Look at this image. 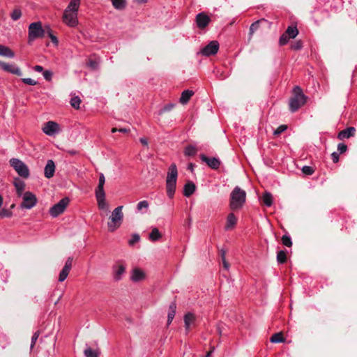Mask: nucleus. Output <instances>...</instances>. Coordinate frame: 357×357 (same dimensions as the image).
I'll return each mask as SVG.
<instances>
[{
	"instance_id": "c85d7f7f",
	"label": "nucleus",
	"mask_w": 357,
	"mask_h": 357,
	"mask_svg": "<svg viewBox=\"0 0 357 357\" xmlns=\"http://www.w3.org/2000/svg\"><path fill=\"white\" fill-rule=\"evenodd\" d=\"M85 357H98L100 351L98 349H93L90 347H86L84 351Z\"/></svg>"
},
{
	"instance_id": "f03ea898",
	"label": "nucleus",
	"mask_w": 357,
	"mask_h": 357,
	"mask_svg": "<svg viewBox=\"0 0 357 357\" xmlns=\"http://www.w3.org/2000/svg\"><path fill=\"white\" fill-rule=\"evenodd\" d=\"M246 201V192L240 187L236 186L230 194L229 207L231 210L241 209Z\"/></svg>"
},
{
	"instance_id": "603ef678",
	"label": "nucleus",
	"mask_w": 357,
	"mask_h": 357,
	"mask_svg": "<svg viewBox=\"0 0 357 357\" xmlns=\"http://www.w3.org/2000/svg\"><path fill=\"white\" fill-rule=\"evenodd\" d=\"M22 82L26 84L34 86L37 84V82L32 79L31 78H22Z\"/></svg>"
},
{
	"instance_id": "2f4dec72",
	"label": "nucleus",
	"mask_w": 357,
	"mask_h": 357,
	"mask_svg": "<svg viewBox=\"0 0 357 357\" xmlns=\"http://www.w3.org/2000/svg\"><path fill=\"white\" fill-rule=\"evenodd\" d=\"M197 149L195 146L188 145L185 148L184 154L187 156H194L196 155Z\"/></svg>"
},
{
	"instance_id": "20e7f679",
	"label": "nucleus",
	"mask_w": 357,
	"mask_h": 357,
	"mask_svg": "<svg viewBox=\"0 0 357 357\" xmlns=\"http://www.w3.org/2000/svg\"><path fill=\"white\" fill-rule=\"evenodd\" d=\"M123 206H119L114 209L109 217V221L107 222L108 230L111 232H114L119 227H120L123 220Z\"/></svg>"
},
{
	"instance_id": "393cba45",
	"label": "nucleus",
	"mask_w": 357,
	"mask_h": 357,
	"mask_svg": "<svg viewBox=\"0 0 357 357\" xmlns=\"http://www.w3.org/2000/svg\"><path fill=\"white\" fill-rule=\"evenodd\" d=\"M237 218L233 213H229L227 218V222L225 225V229L229 230L234 227L236 225Z\"/></svg>"
},
{
	"instance_id": "ddd939ff",
	"label": "nucleus",
	"mask_w": 357,
	"mask_h": 357,
	"mask_svg": "<svg viewBox=\"0 0 357 357\" xmlns=\"http://www.w3.org/2000/svg\"><path fill=\"white\" fill-rule=\"evenodd\" d=\"M195 21L197 27L202 29L208 25L211 18L206 13H199L196 15Z\"/></svg>"
},
{
	"instance_id": "5701e85b",
	"label": "nucleus",
	"mask_w": 357,
	"mask_h": 357,
	"mask_svg": "<svg viewBox=\"0 0 357 357\" xmlns=\"http://www.w3.org/2000/svg\"><path fill=\"white\" fill-rule=\"evenodd\" d=\"M0 56L12 59L15 57V52L8 47L0 45Z\"/></svg>"
},
{
	"instance_id": "0e129e2a",
	"label": "nucleus",
	"mask_w": 357,
	"mask_h": 357,
	"mask_svg": "<svg viewBox=\"0 0 357 357\" xmlns=\"http://www.w3.org/2000/svg\"><path fill=\"white\" fill-rule=\"evenodd\" d=\"M139 141L143 145H144V146L148 145V140L146 139V138H144V137L140 138Z\"/></svg>"
},
{
	"instance_id": "de8ad7c7",
	"label": "nucleus",
	"mask_w": 357,
	"mask_h": 357,
	"mask_svg": "<svg viewBox=\"0 0 357 357\" xmlns=\"http://www.w3.org/2000/svg\"><path fill=\"white\" fill-rule=\"evenodd\" d=\"M287 129V126L286 125H280L278 126L276 130L273 132L275 135H279L283 132H284Z\"/></svg>"
},
{
	"instance_id": "ea45409f",
	"label": "nucleus",
	"mask_w": 357,
	"mask_h": 357,
	"mask_svg": "<svg viewBox=\"0 0 357 357\" xmlns=\"http://www.w3.org/2000/svg\"><path fill=\"white\" fill-rule=\"evenodd\" d=\"M13 215V212L8 208H2L0 211V219L5 218H10Z\"/></svg>"
},
{
	"instance_id": "1a4fd4ad",
	"label": "nucleus",
	"mask_w": 357,
	"mask_h": 357,
	"mask_svg": "<svg viewBox=\"0 0 357 357\" xmlns=\"http://www.w3.org/2000/svg\"><path fill=\"white\" fill-rule=\"evenodd\" d=\"M43 132L48 136H53L60 132L59 125L54 121H47L43 127Z\"/></svg>"
},
{
	"instance_id": "c03bdc74",
	"label": "nucleus",
	"mask_w": 357,
	"mask_h": 357,
	"mask_svg": "<svg viewBox=\"0 0 357 357\" xmlns=\"http://www.w3.org/2000/svg\"><path fill=\"white\" fill-rule=\"evenodd\" d=\"M176 310V304L175 302H172L169 307L168 316L175 317Z\"/></svg>"
},
{
	"instance_id": "5fc2aeb1",
	"label": "nucleus",
	"mask_w": 357,
	"mask_h": 357,
	"mask_svg": "<svg viewBox=\"0 0 357 357\" xmlns=\"http://www.w3.org/2000/svg\"><path fill=\"white\" fill-rule=\"evenodd\" d=\"M52 72L50 71V70H45L43 73V75L45 78V80L47 81H50L52 78Z\"/></svg>"
},
{
	"instance_id": "7c9ffc66",
	"label": "nucleus",
	"mask_w": 357,
	"mask_h": 357,
	"mask_svg": "<svg viewBox=\"0 0 357 357\" xmlns=\"http://www.w3.org/2000/svg\"><path fill=\"white\" fill-rule=\"evenodd\" d=\"M161 238V234L158 229L155 227L152 229L149 234V239L152 241H156Z\"/></svg>"
},
{
	"instance_id": "bb28decb",
	"label": "nucleus",
	"mask_w": 357,
	"mask_h": 357,
	"mask_svg": "<svg viewBox=\"0 0 357 357\" xmlns=\"http://www.w3.org/2000/svg\"><path fill=\"white\" fill-rule=\"evenodd\" d=\"M113 7L119 10H123L126 7V0H109Z\"/></svg>"
},
{
	"instance_id": "0eeeda50",
	"label": "nucleus",
	"mask_w": 357,
	"mask_h": 357,
	"mask_svg": "<svg viewBox=\"0 0 357 357\" xmlns=\"http://www.w3.org/2000/svg\"><path fill=\"white\" fill-rule=\"evenodd\" d=\"M69 202L70 200L68 197L61 199L57 204L50 208V215L53 218H56L63 213L68 205Z\"/></svg>"
},
{
	"instance_id": "052dcab7",
	"label": "nucleus",
	"mask_w": 357,
	"mask_h": 357,
	"mask_svg": "<svg viewBox=\"0 0 357 357\" xmlns=\"http://www.w3.org/2000/svg\"><path fill=\"white\" fill-rule=\"evenodd\" d=\"M222 262H223V266L225 269H229V264L226 261L225 259V253L224 251H222Z\"/></svg>"
},
{
	"instance_id": "9b49d317",
	"label": "nucleus",
	"mask_w": 357,
	"mask_h": 357,
	"mask_svg": "<svg viewBox=\"0 0 357 357\" xmlns=\"http://www.w3.org/2000/svg\"><path fill=\"white\" fill-rule=\"evenodd\" d=\"M200 159L202 162H204L207 165L212 169H218L221 164L220 160L215 157L209 158L204 154L200 155Z\"/></svg>"
},
{
	"instance_id": "37998d69",
	"label": "nucleus",
	"mask_w": 357,
	"mask_h": 357,
	"mask_svg": "<svg viewBox=\"0 0 357 357\" xmlns=\"http://www.w3.org/2000/svg\"><path fill=\"white\" fill-rule=\"evenodd\" d=\"M47 36L50 38L52 43L54 45H55L56 46L58 45L59 44V40L58 38H56V36H55L53 33H52V31L51 30L50 28H48L47 31Z\"/></svg>"
},
{
	"instance_id": "423d86ee",
	"label": "nucleus",
	"mask_w": 357,
	"mask_h": 357,
	"mask_svg": "<svg viewBox=\"0 0 357 357\" xmlns=\"http://www.w3.org/2000/svg\"><path fill=\"white\" fill-rule=\"evenodd\" d=\"M9 163L20 176L25 178L29 176V169L27 165L21 160L18 158H11L9 160Z\"/></svg>"
},
{
	"instance_id": "4d7b16f0",
	"label": "nucleus",
	"mask_w": 357,
	"mask_h": 357,
	"mask_svg": "<svg viewBox=\"0 0 357 357\" xmlns=\"http://www.w3.org/2000/svg\"><path fill=\"white\" fill-rule=\"evenodd\" d=\"M73 260V258L72 257H69L66 261L63 268L70 270L72 268Z\"/></svg>"
},
{
	"instance_id": "4be33fe9",
	"label": "nucleus",
	"mask_w": 357,
	"mask_h": 357,
	"mask_svg": "<svg viewBox=\"0 0 357 357\" xmlns=\"http://www.w3.org/2000/svg\"><path fill=\"white\" fill-rule=\"evenodd\" d=\"M176 187V182L166 180V190L167 196L172 199L173 198Z\"/></svg>"
},
{
	"instance_id": "473e14b6",
	"label": "nucleus",
	"mask_w": 357,
	"mask_h": 357,
	"mask_svg": "<svg viewBox=\"0 0 357 357\" xmlns=\"http://www.w3.org/2000/svg\"><path fill=\"white\" fill-rule=\"evenodd\" d=\"M262 200L265 206H271L273 204V197L269 192H266L262 197Z\"/></svg>"
},
{
	"instance_id": "a878e982",
	"label": "nucleus",
	"mask_w": 357,
	"mask_h": 357,
	"mask_svg": "<svg viewBox=\"0 0 357 357\" xmlns=\"http://www.w3.org/2000/svg\"><path fill=\"white\" fill-rule=\"evenodd\" d=\"M14 186L15 187L17 194L18 196H21L24 190L25 183L19 178H15L13 182Z\"/></svg>"
},
{
	"instance_id": "72a5a7b5",
	"label": "nucleus",
	"mask_w": 357,
	"mask_h": 357,
	"mask_svg": "<svg viewBox=\"0 0 357 357\" xmlns=\"http://www.w3.org/2000/svg\"><path fill=\"white\" fill-rule=\"evenodd\" d=\"M271 342L273 343H280L284 342L283 335L281 333L273 334L271 337Z\"/></svg>"
},
{
	"instance_id": "aec40b11",
	"label": "nucleus",
	"mask_w": 357,
	"mask_h": 357,
	"mask_svg": "<svg viewBox=\"0 0 357 357\" xmlns=\"http://www.w3.org/2000/svg\"><path fill=\"white\" fill-rule=\"evenodd\" d=\"M196 186L192 181H188L183 188V195L189 197H190L195 191Z\"/></svg>"
},
{
	"instance_id": "774afa93",
	"label": "nucleus",
	"mask_w": 357,
	"mask_h": 357,
	"mask_svg": "<svg viewBox=\"0 0 357 357\" xmlns=\"http://www.w3.org/2000/svg\"><path fill=\"white\" fill-rule=\"evenodd\" d=\"M188 169L192 170L193 169V164L190 163L188 165Z\"/></svg>"
},
{
	"instance_id": "a211bd4d",
	"label": "nucleus",
	"mask_w": 357,
	"mask_h": 357,
	"mask_svg": "<svg viewBox=\"0 0 357 357\" xmlns=\"http://www.w3.org/2000/svg\"><path fill=\"white\" fill-rule=\"evenodd\" d=\"M356 132V129L354 127H349L343 130L340 131L337 135V138L339 139H348L351 137L354 136Z\"/></svg>"
},
{
	"instance_id": "9d476101",
	"label": "nucleus",
	"mask_w": 357,
	"mask_h": 357,
	"mask_svg": "<svg viewBox=\"0 0 357 357\" xmlns=\"http://www.w3.org/2000/svg\"><path fill=\"white\" fill-rule=\"evenodd\" d=\"M219 50V43L216 40L211 41L201 50V53L206 56L215 54Z\"/></svg>"
},
{
	"instance_id": "f8f14e48",
	"label": "nucleus",
	"mask_w": 357,
	"mask_h": 357,
	"mask_svg": "<svg viewBox=\"0 0 357 357\" xmlns=\"http://www.w3.org/2000/svg\"><path fill=\"white\" fill-rule=\"evenodd\" d=\"M0 67L3 71L13 75L21 76L22 74L20 68L15 64H10L3 61H0Z\"/></svg>"
},
{
	"instance_id": "2eb2a0df",
	"label": "nucleus",
	"mask_w": 357,
	"mask_h": 357,
	"mask_svg": "<svg viewBox=\"0 0 357 357\" xmlns=\"http://www.w3.org/2000/svg\"><path fill=\"white\" fill-rule=\"evenodd\" d=\"M184 324L186 333H188L190 327L194 326L196 321L195 315L193 313L188 312L184 316Z\"/></svg>"
},
{
	"instance_id": "a19ab883",
	"label": "nucleus",
	"mask_w": 357,
	"mask_h": 357,
	"mask_svg": "<svg viewBox=\"0 0 357 357\" xmlns=\"http://www.w3.org/2000/svg\"><path fill=\"white\" fill-rule=\"evenodd\" d=\"M259 22H260V21L258 20V21H256V22H253L250 25V33H249L250 37H252L253 33L258 29V28L259 27Z\"/></svg>"
},
{
	"instance_id": "e433bc0d",
	"label": "nucleus",
	"mask_w": 357,
	"mask_h": 357,
	"mask_svg": "<svg viewBox=\"0 0 357 357\" xmlns=\"http://www.w3.org/2000/svg\"><path fill=\"white\" fill-rule=\"evenodd\" d=\"M81 103V99L79 96H74L70 99V105L75 109H79Z\"/></svg>"
},
{
	"instance_id": "4c0bfd02",
	"label": "nucleus",
	"mask_w": 357,
	"mask_h": 357,
	"mask_svg": "<svg viewBox=\"0 0 357 357\" xmlns=\"http://www.w3.org/2000/svg\"><path fill=\"white\" fill-rule=\"evenodd\" d=\"M149 204L148 201L143 200L139 202L137 205V209L138 211L142 212L143 209L147 210L149 208Z\"/></svg>"
},
{
	"instance_id": "dca6fc26",
	"label": "nucleus",
	"mask_w": 357,
	"mask_h": 357,
	"mask_svg": "<svg viewBox=\"0 0 357 357\" xmlns=\"http://www.w3.org/2000/svg\"><path fill=\"white\" fill-rule=\"evenodd\" d=\"M145 277L146 275L142 269L139 268H135L131 272L130 280L132 282H137L144 280Z\"/></svg>"
},
{
	"instance_id": "6e6d98bb",
	"label": "nucleus",
	"mask_w": 357,
	"mask_h": 357,
	"mask_svg": "<svg viewBox=\"0 0 357 357\" xmlns=\"http://www.w3.org/2000/svg\"><path fill=\"white\" fill-rule=\"evenodd\" d=\"M303 47V43L301 40L296 41L294 44L291 45V48L294 50H301Z\"/></svg>"
},
{
	"instance_id": "49530a36",
	"label": "nucleus",
	"mask_w": 357,
	"mask_h": 357,
	"mask_svg": "<svg viewBox=\"0 0 357 357\" xmlns=\"http://www.w3.org/2000/svg\"><path fill=\"white\" fill-rule=\"evenodd\" d=\"M40 334V331H37L33 333V335L31 337V345H30L31 349H33V347H34Z\"/></svg>"
},
{
	"instance_id": "c9c22d12",
	"label": "nucleus",
	"mask_w": 357,
	"mask_h": 357,
	"mask_svg": "<svg viewBox=\"0 0 357 357\" xmlns=\"http://www.w3.org/2000/svg\"><path fill=\"white\" fill-rule=\"evenodd\" d=\"M287 260V255L284 250H280L277 254V261L278 264H284Z\"/></svg>"
},
{
	"instance_id": "13d9d810",
	"label": "nucleus",
	"mask_w": 357,
	"mask_h": 357,
	"mask_svg": "<svg viewBox=\"0 0 357 357\" xmlns=\"http://www.w3.org/2000/svg\"><path fill=\"white\" fill-rule=\"evenodd\" d=\"M174 107V104H167L165 105L160 110V114L166 112L170 111Z\"/></svg>"
},
{
	"instance_id": "f3484780",
	"label": "nucleus",
	"mask_w": 357,
	"mask_h": 357,
	"mask_svg": "<svg viewBox=\"0 0 357 357\" xmlns=\"http://www.w3.org/2000/svg\"><path fill=\"white\" fill-rule=\"evenodd\" d=\"M55 172V164L52 160H48L44 169V175L46 178L53 177Z\"/></svg>"
},
{
	"instance_id": "864d4df0",
	"label": "nucleus",
	"mask_w": 357,
	"mask_h": 357,
	"mask_svg": "<svg viewBox=\"0 0 357 357\" xmlns=\"http://www.w3.org/2000/svg\"><path fill=\"white\" fill-rule=\"evenodd\" d=\"M87 66L93 70L98 69V63L94 60H89L87 63Z\"/></svg>"
},
{
	"instance_id": "f257e3e1",
	"label": "nucleus",
	"mask_w": 357,
	"mask_h": 357,
	"mask_svg": "<svg viewBox=\"0 0 357 357\" xmlns=\"http://www.w3.org/2000/svg\"><path fill=\"white\" fill-rule=\"evenodd\" d=\"M81 0H70L63 11V22L70 27H76L79 24L78 11Z\"/></svg>"
},
{
	"instance_id": "79ce46f5",
	"label": "nucleus",
	"mask_w": 357,
	"mask_h": 357,
	"mask_svg": "<svg viewBox=\"0 0 357 357\" xmlns=\"http://www.w3.org/2000/svg\"><path fill=\"white\" fill-rule=\"evenodd\" d=\"M282 243L287 247H291L292 245L291 238L289 235H283L282 237Z\"/></svg>"
},
{
	"instance_id": "6e6552de",
	"label": "nucleus",
	"mask_w": 357,
	"mask_h": 357,
	"mask_svg": "<svg viewBox=\"0 0 357 357\" xmlns=\"http://www.w3.org/2000/svg\"><path fill=\"white\" fill-rule=\"evenodd\" d=\"M23 201L21 204V208L31 209L34 207L37 203L36 195L31 192H26L22 197Z\"/></svg>"
},
{
	"instance_id": "a18cd8bd",
	"label": "nucleus",
	"mask_w": 357,
	"mask_h": 357,
	"mask_svg": "<svg viewBox=\"0 0 357 357\" xmlns=\"http://www.w3.org/2000/svg\"><path fill=\"white\" fill-rule=\"evenodd\" d=\"M289 37L284 33L280 37V39H279L280 45L282 46V45H286L289 42Z\"/></svg>"
},
{
	"instance_id": "09e8293b",
	"label": "nucleus",
	"mask_w": 357,
	"mask_h": 357,
	"mask_svg": "<svg viewBox=\"0 0 357 357\" xmlns=\"http://www.w3.org/2000/svg\"><path fill=\"white\" fill-rule=\"evenodd\" d=\"M302 172L306 175H312L314 173V169L310 166H303L302 168Z\"/></svg>"
},
{
	"instance_id": "6ab92c4d",
	"label": "nucleus",
	"mask_w": 357,
	"mask_h": 357,
	"mask_svg": "<svg viewBox=\"0 0 357 357\" xmlns=\"http://www.w3.org/2000/svg\"><path fill=\"white\" fill-rule=\"evenodd\" d=\"M177 176H178L177 167H176V165L174 163H173L169 167L166 180L176 182Z\"/></svg>"
},
{
	"instance_id": "69168bd1",
	"label": "nucleus",
	"mask_w": 357,
	"mask_h": 357,
	"mask_svg": "<svg viewBox=\"0 0 357 357\" xmlns=\"http://www.w3.org/2000/svg\"><path fill=\"white\" fill-rule=\"evenodd\" d=\"M174 318V317L167 316V325H169L172 323Z\"/></svg>"
},
{
	"instance_id": "f704fd0d",
	"label": "nucleus",
	"mask_w": 357,
	"mask_h": 357,
	"mask_svg": "<svg viewBox=\"0 0 357 357\" xmlns=\"http://www.w3.org/2000/svg\"><path fill=\"white\" fill-rule=\"evenodd\" d=\"M22 10L20 8H15L10 13V17L13 21H17L22 17Z\"/></svg>"
},
{
	"instance_id": "680f3d73",
	"label": "nucleus",
	"mask_w": 357,
	"mask_h": 357,
	"mask_svg": "<svg viewBox=\"0 0 357 357\" xmlns=\"http://www.w3.org/2000/svg\"><path fill=\"white\" fill-rule=\"evenodd\" d=\"M331 159L333 162H335V163L337 162L339 160V153H336V152H333L331 154Z\"/></svg>"
},
{
	"instance_id": "58836bf2",
	"label": "nucleus",
	"mask_w": 357,
	"mask_h": 357,
	"mask_svg": "<svg viewBox=\"0 0 357 357\" xmlns=\"http://www.w3.org/2000/svg\"><path fill=\"white\" fill-rule=\"evenodd\" d=\"M70 270L63 268L59 275V281L63 282L68 277Z\"/></svg>"
},
{
	"instance_id": "bf43d9fd",
	"label": "nucleus",
	"mask_w": 357,
	"mask_h": 357,
	"mask_svg": "<svg viewBox=\"0 0 357 357\" xmlns=\"http://www.w3.org/2000/svg\"><path fill=\"white\" fill-rule=\"evenodd\" d=\"M129 131L128 129H126V128H113L112 129V132L114 133L116 132H122V133H126Z\"/></svg>"
},
{
	"instance_id": "e2e57ef3",
	"label": "nucleus",
	"mask_w": 357,
	"mask_h": 357,
	"mask_svg": "<svg viewBox=\"0 0 357 357\" xmlns=\"http://www.w3.org/2000/svg\"><path fill=\"white\" fill-rule=\"evenodd\" d=\"M33 70L38 73L44 72L43 67L42 66L36 65L33 67Z\"/></svg>"
},
{
	"instance_id": "3c124183",
	"label": "nucleus",
	"mask_w": 357,
	"mask_h": 357,
	"mask_svg": "<svg viewBox=\"0 0 357 357\" xmlns=\"http://www.w3.org/2000/svg\"><path fill=\"white\" fill-rule=\"evenodd\" d=\"M347 150V146L344 143H340L337 145V151L339 154L346 152Z\"/></svg>"
},
{
	"instance_id": "39448f33",
	"label": "nucleus",
	"mask_w": 357,
	"mask_h": 357,
	"mask_svg": "<svg viewBox=\"0 0 357 357\" xmlns=\"http://www.w3.org/2000/svg\"><path fill=\"white\" fill-rule=\"evenodd\" d=\"M45 33L46 31L43 28L41 22L31 23L28 30V43H31L37 38H43Z\"/></svg>"
},
{
	"instance_id": "8fccbe9b",
	"label": "nucleus",
	"mask_w": 357,
	"mask_h": 357,
	"mask_svg": "<svg viewBox=\"0 0 357 357\" xmlns=\"http://www.w3.org/2000/svg\"><path fill=\"white\" fill-rule=\"evenodd\" d=\"M140 238L139 236L137 234H135L132 236L131 238L129 240V245H134L135 243L138 242L139 241Z\"/></svg>"
},
{
	"instance_id": "cd10ccee",
	"label": "nucleus",
	"mask_w": 357,
	"mask_h": 357,
	"mask_svg": "<svg viewBox=\"0 0 357 357\" xmlns=\"http://www.w3.org/2000/svg\"><path fill=\"white\" fill-rule=\"evenodd\" d=\"M105 183V178L102 173L99 174L98 185L96 188L95 192H105L104 185Z\"/></svg>"
},
{
	"instance_id": "412c9836",
	"label": "nucleus",
	"mask_w": 357,
	"mask_h": 357,
	"mask_svg": "<svg viewBox=\"0 0 357 357\" xmlns=\"http://www.w3.org/2000/svg\"><path fill=\"white\" fill-rule=\"evenodd\" d=\"M98 206L100 209L107 208L105 192H95Z\"/></svg>"
},
{
	"instance_id": "4468645a",
	"label": "nucleus",
	"mask_w": 357,
	"mask_h": 357,
	"mask_svg": "<svg viewBox=\"0 0 357 357\" xmlns=\"http://www.w3.org/2000/svg\"><path fill=\"white\" fill-rule=\"evenodd\" d=\"M126 272V266L122 264H117L113 266V277L116 281H119L122 279L123 274Z\"/></svg>"
},
{
	"instance_id": "b1692460",
	"label": "nucleus",
	"mask_w": 357,
	"mask_h": 357,
	"mask_svg": "<svg viewBox=\"0 0 357 357\" xmlns=\"http://www.w3.org/2000/svg\"><path fill=\"white\" fill-rule=\"evenodd\" d=\"M194 91L192 90L186 89L184 90L181 93V96L180 97V102L183 105H185L188 102L191 97L194 95Z\"/></svg>"
},
{
	"instance_id": "338daca9",
	"label": "nucleus",
	"mask_w": 357,
	"mask_h": 357,
	"mask_svg": "<svg viewBox=\"0 0 357 357\" xmlns=\"http://www.w3.org/2000/svg\"><path fill=\"white\" fill-rule=\"evenodd\" d=\"M138 3H144L147 0H135Z\"/></svg>"
},
{
	"instance_id": "c756f323",
	"label": "nucleus",
	"mask_w": 357,
	"mask_h": 357,
	"mask_svg": "<svg viewBox=\"0 0 357 357\" xmlns=\"http://www.w3.org/2000/svg\"><path fill=\"white\" fill-rule=\"evenodd\" d=\"M284 33L287 34L289 38H294L298 34V30L296 26H289L287 27Z\"/></svg>"
},
{
	"instance_id": "7ed1b4c3",
	"label": "nucleus",
	"mask_w": 357,
	"mask_h": 357,
	"mask_svg": "<svg viewBox=\"0 0 357 357\" xmlns=\"http://www.w3.org/2000/svg\"><path fill=\"white\" fill-rule=\"evenodd\" d=\"M293 93V96L289 99V105L290 111L295 112L305 104L307 96L303 93V90L298 86L294 87Z\"/></svg>"
}]
</instances>
